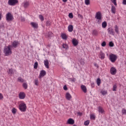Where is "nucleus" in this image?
I'll return each mask as SVG.
<instances>
[{
	"instance_id": "27",
	"label": "nucleus",
	"mask_w": 126,
	"mask_h": 126,
	"mask_svg": "<svg viewBox=\"0 0 126 126\" xmlns=\"http://www.w3.org/2000/svg\"><path fill=\"white\" fill-rule=\"evenodd\" d=\"M93 35H94V36H97V35H98V32L96 30H94L93 31Z\"/></svg>"
},
{
	"instance_id": "25",
	"label": "nucleus",
	"mask_w": 126,
	"mask_h": 126,
	"mask_svg": "<svg viewBox=\"0 0 126 126\" xmlns=\"http://www.w3.org/2000/svg\"><path fill=\"white\" fill-rule=\"evenodd\" d=\"M102 28H106L107 27V22L104 21L102 23Z\"/></svg>"
},
{
	"instance_id": "43",
	"label": "nucleus",
	"mask_w": 126,
	"mask_h": 126,
	"mask_svg": "<svg viewBox=\"0 0 126 126\" xmlns=\"http://www.w3.org/2000/svg\"><path fill=\"white\" fill-rule=\"evenodd\" d=\"M46 26H51V22L47 21L46 22Z\"/></svg>"
},
{
	"instance_id": "5",
	"label": "nucleus",
	"mask_w": 126,
	"mask_h": 126,
	"mask_svg": "<svg viewBox=\"0 0 126 126\" xmlns=\"http://www.w3.org/2000/svg\"><path fill=\"white\" fill-rule=\"evenodd\" d=\"M118 59V56L115 54H112L109 55V59L111 63H115Z\"/></svg>"
},
{
	"instance_id": "3",
	"label": "nucleus",
	"mask_w": 126,
	"mask_h": 126,
	"mask_svg": "<svg viewBox=\"0 0 126 126\" xmlns=\"http://www.w3.org/2000/svg\"><path fill=\"white\" fill-rule=\"evenodd\" d=\"M19 110H20L21 112H26V109L27 108L26 106V104L24 103H22L20 104L19 106Z\"/></svg>"
},
{
	"instance_id": "55",
	"label": "nucleus",
	"mask_w": 126,
	"mask_h": 126,
	"mask_svg": "<svg viewBox=\"0 0 126 126\" xmlns=\"http://www.w3.org/2000/svg\"><path fill=\"white\" fill-rule=\"evenodd\" d=\"M63 2H66L67 1V0H63Z\"/></svg>"
},
{
	"instance_id": "23",
	"label": "nucleus",
	"mask_w": 126,
	"mask_h": 126,
	"mask_svg": "<svg viewBox=\"0 0 126 126\" xmlns=\"http://www.w3.org/2000/svg\"><path fill=\"white\" fill-rule=\"evenodd\" d=\"M33 83L34 84V85H36V86H39V80H38V79H36L33 81Z\"/></svg>"
},
{
	"instance_id": "9",
	"label": "nucleus",
	"mask_w": 126,
	"mask_h": 126,
	"mask_svg": "<svg viewBox=\"0 0 126 126\" xmlns=\"http://www.w3.org/2000/svg\"><path fill=\"white\" fill-rule=\"evenodd\" d=\"M26 97V94L24 92H20L19 94V98L20 99H25Z\"/></svg>"
},
{
	"instance_id": "46",
	"label": "nucleus",
	"mask_w": 126,
	"mask_h": 126,
	"mask_svg": "<svg viewBox=\"0 0 126 126\" xmlns=\"http://www.w3.org/2000/svg\"><path fill=\"white\" fill-rule=\"evenodd\" d=\"M117 85H114L113 87V91H116Z\"/></svg>"
},
{
	"instance_id": "58",
	"label": "nucleus",
	"mask_w": 126,
	"mask_h": 126,
	"mask_svg": "<svg viewBox=\"0 0 126 126\" xmlns=\"http://www.w3.org/2000/svg\"><path fill=\"white\" fill-rule=\"evenodd\" d=\"M125 64H126V62H125Z\"/></svg>"
},
{
	"instance_id": "12",
	"label": "nucleus",
	"mask_w": 126,
	"mask_h": 126,
	"mask_svg": "<svg viewBox=\"0 0 126 126\" xmlns=\"http://www.w3.org/2000/svg\"><path fill=\"white\" fill-rule=\"evenodd\" d=\"M18 45H19V42L18 41H15L12 42L11 46H12V47H13V48H16V47H17V46H18Z\"/></svg>"
},
{
	"instance_id": "52",
	"label": "nucleus",
	"mask_w": 126,
	"mask_h": 126,
	"mask_svg": "<svg viewBox=\"0 0 126 126\" xmlns=\"http://www.w3.org/2000/svg\"><path fill=\"white\" fill-rule=\"evenodd\" d=\"M21 21L23 22L25 21V18L24 17H21Z\"/></svg>"
},
{
	"instance_id": "51",
	"label": "nucleus",
	"mask_w": 126,
	"mask_h": 126,
	"mask_svg": "<svg viewBox=\"0 0 126 126\" xmlns=\"http://www.w3.org/2000/svg\"><path fill=\"white\" fill-rule=\"evenodd\" d=\"M123 4L126 5V0H123Z\"/></svg>"
},
{
	"instance_id": "15",
	"label": "nucleus",
	"mask_w": 126,
	"mask_h": 126,
	"mask_svg": "<svg viewBox=\"0 0 126 126\" xmlns=\"http://www.w3.org/2000/svg\"><path fill=\"white\" fill-rule=\"evenodd\" d=\"M81 88L83 92H84V93H86V92H87V89L86 88V86H85V85H81Z\"/></svg>"
},
{
	"instance_id": "2",
	"label": "nucleus",
	"mask_w": 126,
	"mask_h": 126,
	"mask_svg": "<svg viewBox=\"0 0 126 126\" xmlns=\"http://www.w3.org/2000/svg\"><path fill=\"white\" fill-rule=\"evenodd\" d=\"M95 18L96 19H97L98 24H100V23L101 22V20H102V14H101V12L98 11L96 13Z\"/></svg>"
},
{
	"instance_id": "16",
	"label": "nucleus",
	"mask_w": 126,
	"mask_h": 126,
	"mask_svg": "<svg viewBox=\"0 0 126 126\" xmlns=\"http://www.w3.org/2000/svg\"><path fill=\"white\" fill-rule=\"evenodd\" d=\"M31 25H32V27H33L34 29L38 28V24L34 22L31 23Z\"/></svg>"
},
{
	"instance_id": "50",
	"label": "nucleus",
	"mask_w": 126,
	"mask_h": 126,
	"mask_svg": "<svg viewBox=\"0 0 126 126\" xmlns=\"http://www.w3.org/2000/svg\"><path fill=\"white\" fill-rule=\"evenodd\" d=\"M63 89L66 91L67 90V87H66V85L64 86Z\"/></svg>"
},
{
	"instance_id": "47",
	"label": "nucleus",
	"mask_w": 126,
	"mask_h": 126,
	"mask_svg": "<svg viewBox=\"0 0 126 126\" xmlns=\"http://www.w3.org/2000/svg\"><path fill=\"white\" fill-rule=\"evenodd\" d=\"M70 81H72V82H75V81L76 80V79L75 78H70Z\"/></svg>"
},
{
	"instance_id": "21",
	"label": "nucleus",
	"mask_w": 126,
	"mask_h": 126,
	"mask_svg": "<svg viewBox=\"0 0 126 126\" xmlns=\"http://www.w3.org/2000/svg\"><path fill=\"white\" fill-rule=\"evenodd\" d=\"M61 37L63 40H66L67 39V37L66 36V34H65V33H62L61 34Z\"/></svg>"
},
{
	"instance_id": "39",
	"label": "nucleus",
	"mask_w": 126,
	"mask_h": 126,
	"mask_svg": "<svg viewBox=\"0 0 126 126\" xmlns=\"http://www.w3.org/2000/svg\"><path fill=\"white\" fill-rule=\"evenodd\" d=\"M112 3H114V5H117V0H111Z\"/></svg>"
},
{
	"instance_id": "49",
	"label": "nucleus",
	"mask_w": 126,
	"mask_h": 126,
	"mask_svg": "<svg viewBox=\"0 0 126 126\" xmlns=\"http://www.w3.org/2000/svg\"><path fill=\"white\" fill-rule=\"evenodd\" d=\"M3 99V95L2 94L0 93V100H2Z\"/></svg>"
},
{
	"instance_id": "31",
	"label": "nucleus",
	"mask_w": 126,
	"mask_h": 126,
	"mask_svg": "<svg viewBox=\"0 0 126 126\" xmlns=\"http://www.w3.org/2000/svg\"><path fill=\"white\" fill-rule=\"evenodd\" d=\"M47 35L48 37H51L52 36V35H53V33H52V32H49L47 33H46V34H45L46 36H47Z\"/></svg>"
},
{
	"instance_id": "40",
	"label": "nucleus",
	"mask_w": 126,
	"mask_h": 126,
	"mask_svg": "<svg viewBox=\"0 0 126 126\" xmlns=\"http://www.w3.org/2000/svg\"><path fill=\"white\" fill-rule=\"evenodd\" d=\"M109 47H114V43H113V41L109 42Z\"/></svg>"
},
{
	"instance_id": "6",
	"label": "nucleus",
	"mask_w": 126,
	"mask_h": 126,
	"mask_svg": "<svg viewBox=\"0 0 126 126\" xmlns=\"http://www.w3.org/2000/svg\"><path fill=\"white\" fill-rule=\"evenodd\" d=\"M16 3H18V0H8V1L9 5H15Z\"/></svg>"
},
{
	"instance_id": "1",
	"label": "nucleus",
	"mask_w": 126,
	"mask_h": 126,
	"mask_svg": "<svg viewBox=\"0 0 126 126\" xmlns=\"http://www.w3.org/2000/svg\"><path fill=\"white\" fill-rule=\"evenodd\" d=\"M10 48H12V46L8 45L4 48L3 53L5 56H10L12 54V51H11Z\"/></svg>"
},
{
	"instance_id": "44",
	"label": "nucleus",
	"mask_w": 126,
	"mask_h": 126,
	"mask_svg": "<svg viewBox=\"0 0 126 126\" xmlns=\"http://www.w3.org/2000/svg\"><path fill=\"white\" fill-rule=\"evenodd\" d=\"M68 16L69 18H73V15L72 14V13H69Z\"/></svg>"
},
{
	"instance_id": "29",
	"label": "nucleus",
	"mask_w": 126,
	"mask_h": 126,
	"mask_svg": "<svg viewBox=\"0 0 126 126\" xmlns=\"http://www.w3.org/2000/svg\"><path fill=\"white\" fill-rule=\"evenodd\" d=\"M85 3L86 5H89L90 4V0H85Z\"/></svg>"
},
{
	"instance_id": "57",
	"label": "nucleus",
	"mask_w": 126,
	"mask_h": 126,
	"mask_svg": "<svg viewBox=\"0 0 126 126\" xmlns=\"http://www.w3.org/2000/svg\"><path fill=\"white\" fill-rule=\"evenodd\" d=\"M1 19V14L0 13V20Z\"/></svg>"
},
{
	"instance_id": "4",
	"label": "nucleus",
	"mask_w": 126,
	"mask_h": 126,
	"mask_svg": "<svg viewBox=\"0 0 126 126\" xmlns=\"http://www.w3.org/2000/svg\"><path fill=\"white\" fill-rule=\"evenodd\" d=\"M6 20L7 22H9V21H12V20H13V15H12L10 12H8L6 14Z\"/></svg>"
},
{
	"instance_id": "53",
	"label": "nucleus",
	"mask_w": 126,
	"mask_h": 126,
	"mask_svg": "<svg viewBox=\"0 0 126 126\" xmlns=\"http://www.w3.org/2000/svg\"><path fill=\"white\" fill-rule=\"evenodd\" d=\"M78 17H81V18H82V17H83L82 16V15L81 14H79L78 15Z\"/></svg>"
},
{
	"instance_id": "18",
	"label": "nucleus",
	"mask_w": 126,
	"mask_h": 126,
	"mask_svg": "<svg viewBox=\"0 0 126 126\" xmlns=\"http://www.w3.org/2000/svg\"><path fill=\"white\" fill-rule=\"evenodd\" d=\"M68 31L69 32H72L73 31V26L70 25L68 27Z\"/></svg>"
},
{
	"instance_id": "42",
	"label": "nucleus",
	"mask_w": 126,
	"mask_h": 126,
	"mask_svg": "<svg viewBox=\"0 0 126 126\" xmlns=\"http://www.w3.org/2000/svg\"><path fill=\"white\" fill-rule=\"evenodd\" d=\"M90 118L92 119V120H95V115H91Z\"/></svg>"
},
{
	"instance_id": "7",
	"label": "nucleus",
	"mask_w": 126,
	"mask_h": 126,
	"mask_svg": "<svg viewBox=\"0 0 126 126\" xmlns=\"http://www.w3.org/2000/svg\"><path fill=\"white\" fill-rule=\"evenodd\" d=\"M46 71L44 70H42L40 71V73L39 75V78H42V77H44V76H45V75H46Z\"/></svg>"
},
{
	"instance_id": "41",
	"label": "nucleus",
	"mask_w": 126,
	"mask_h": 126,
	"mask_svg": "<svg viewBox=\"0 0 126 126\" xmlns=\"http://www.w3.org/2000/svg\"><path fill=\"white\" fill-rule=\"evenodd\" d=\"M16 109H15V108H13L12 110V113L13 114H16Z\"/></svg>"
},
{
	"instance_id": "28",
	"label": "nucleus",
	"mask_w": 126,
	"mask_h": 126,
	"mask_svg": "<svg viewBox=\"0 0 126 126\" xmlns=\"http://www.w3.org/2000/svg\"><path fill=\"white\" fill-rule=\"evenodd\" d=\"M115 31L116 33H119V27H118V26L116 25L115 27Z\"/></svg>"
},
{
	"instance_id": "38",
	"label": "nucleus",
	"mask_w": 126,
	"mask_h": 126,
	"mask_svg": "<svg viewBox=\"0 0 126 126\" xmlns=\"http://www.w3.org/2000/svg\"><path fill=\"white\" fill-rule=\"evenodd\" d=\"M39 17L41 21H44V17L43 16V15H40L39 16Z\"/></svg>"
},
{
	"instance_id": "45",
	"label": "nucleus",
	"mask_w": 126,
	"mask_h": 126,
	"mask_svg": "<svg viewBox=\"0 0 126 126\" xmlns=\"http://www.w3.org/2000/svg\"><path fill=\"white\" fill-rule=\"evenodd\" d=\"M63 49H67V45L65 44H63Z\"/></svg>"
},
{
	"instance_id": "20",
	"label": "nucleus",
	"mask_w": 126,
	"mask_h": 126,
	"mask_svg": "<svg viewBox=\"0 0 126 126\" xmlns=\"http://www.w3.org/2000/svg\"><path fill=\"white\" fill-rule=\"evenodd\" d=\"M98 112L100 114H103V113H104V109H103V108H102V107L101 106H99L98 108Z\"/></svg>"
},
{
	"instance_id": "56",
	"label": "nucleus",
	"mask_w": 126,
	"mask_h": 126,
	"mask_svg": "<svg viewBox=\"0 0 126 126\" xmlns=\"http://www.w3.org/2000/svg\"><path fill=\"white\" fill-rule=\"evenodd\" d=\"M94 65H95V66H97L98 67V65H97L96 63H94Z\"/></svg>"
},
{
	"instance_id": "10",
	"label": "nucleus",
	"mask_w": 126,
	"mask_h": 126,
	"mask_svg": "<svg viewBox=\"0 0 126 126\" xmlns=\"http://www.w3.org/2000/svg\"><path fill=\"white\" fill-rule=\"evenodd\" d=\"M110 72L111 74H112L113 75H115V74H116V73H117V69H116V68L114 67H111L110 69Z\"/></svg>"
},
{
	"instance_id": "13",
	"label": "nucleus",
	"mask_w": 126,
	"mask_h": 126,
	"mask_svg": "<svg viewBox=\"0 0 126 126\" xmlns=\"http://www.w3.org/2000/svg\"><path fill=\"white\" fill-rule=\"evenodd\" d=\"M67 124H68V125H74V120L71 118H69L67 121Z\"/></svg>"
},
{
	"instance_id": "37",
	"label": "nucleus",
	"mask_w": 126,
	"mask_h": 126,
	"mask_svg": "<svg viewBox=\"0 0 126 126\" xmlns=\"http://www.w3.org/2000/svg\"><path fill=\"white\" fill-rule=\"evenodd\" d=\"M122 113L124 115H126V110L125 108L122 109Z\"/></svg>"
},
{
	"instance_id": "34",
	"label": "nucleus",
	"mask_w": 126,
	"mask_h": 126,
	"mask_svg": "<svg viewBox=\"0 0 126 126\" xmlns=\"http://www.w3.org/2000/svg\"><path fill=\"white\" fill-rule=\"evenodd\" d=\"M100 93H101L102 95H106L107 92V91H101Z\"/></svg>"
},
{
	"instance_id": "26",
	"label": "nucleus",
	"mask_w": 126,
	"mask_h": 126,
	"mask_svg": "<svg viewBox=\"0 0 126 126\" xmlns=\"http://www.w3.org/2000/svg\"><path fill=\"white\" fill-rule=\"evenodd\" d=\"M96 83L98 86H99L100 84H101V79L100 78H98L97 79Z\"/></svg>"
},
{
	"instance_id": "22",
	"label": "nucleus",
	"mask_w": 126,
	"mask_h": 126,
	"mask_svg": "<svg viewBox=\"0 0 126 126\" xmlns=\"http://www.w3.org/2000/svg\"><path fill=\"white\" fill-rule=\"evenodd\" d=\"M111 11L112 13H114V14L116 13V7H115V6H112Z\"/></svg>"
},
{
	"instance_id": "30",
	"label": "nucleus",
	"mask_w": 126,
	"mask_h": 126,
	"mask_svg": "<svg viewBox=\"0 0 126 126\" xmlns=\"http://www.w3.org/2000/svg\"><path fill=\"white\" fill-rule=\"evenodd\" d=\"M18 81H19V82H24V80L23 79H22V78L19 77L18 78Z\"/></svg>"
},
{
	"instance_id": "33",
	"label": "nucleus",
	"mask_w": 126,
	"mask_h": 126,
	"mask_svg": "<svg viewBox=\"0 0 126 126\" xmlns=\"http://www.w3.org/2000/svg\"><path fill=\"white\" fill-rule=\"evenodd\" d=\"M8 73L10 75L12 74L13 73V70L12 69H9Z\"/></svg>"
},
{
	"instance_id": "8",
	"label": "nucleus",
	"mask_w": 126,
	"mask_h": 126,
	"mask_svg": "<svg viewBox=\"0 0 126 126\" xmlns=\"http://www.w3.org/2000/svg\"><path fill=\"white\" fill-rule=\"evenodd\" d=\"M107 31L110 35H112V36H114V35H115V32L114 31L113 28H109L107 30Z\"/></svg>"
},
{
	"instance_id": "35",
	"label": "nucleus",
	"mask_w": 126,
	"mask_h": 126,
	"mask_svg": "<svg viewBox=\"0 0 126 126\" xmlns=\"http://www.w3.org/2000/svg\"><path fill=\"white\" fill-rule=\"evenodd\" d=\"M90 123V122L89 121V120H87L84 122V125L85 126H89Z\"/></svg>"
},
{
	"instance_id": "14",
	"label": "nucleus",
	"mask_w": 126,
	"mask_h": 126,
	"mask_svg": "<svg viewBox=\"0 0 126 126\" xmlns=\"http://www.w3.org/2000/svg\"><path fill=\"white\" fill-rule=\"evenodd\" d=\"M44 65L46 68H49L50 67L49 66V61L48 60H45L44 61Z\"/></svg>"
},
{
	"instance_id": "59",
	"label": "nucleus",
	"mask_w": 126,
	"mask_h": 126,
	"mask_svg": "<svg viewBox=\"0 0 126 126\" xmlns=\"http://www.w3.org/2000/svg\"><path fill=\"white\" fill-rule=\"evenodd\" d=\"M73 126H76V125H74Z\"/></svg>"
},
{
	"instance_id": "54",
	"label": "nucleus",
	"mask_w": 126,
	"mask_h": 126,
	"mask_svg": "<svg viewBox=\"0 0 126 126\" xmlns=\"http://www.w3.org/2000/svg\"><path fill=\"white\" fill-rule=\"evenodd\" d=\"M78 115H79V116H81L82 115V113L81 112H78Z\"/></svg>"
},
{
	"instance_id": "11",
	"label": "nucleus",
	"mask_w": 126,
	"mask_h": 126,
	"mask_svg": "<svg viewBox=\"0 0 126 126\" xmlns=\"http://www.w3.org/2000/svg\"><path fill=\"white\" fill-rule=\"evenodd\" d=\"M72 43L74 47H76L78 45V40L75 38H73L72 40Z\"/></svg>"
},
{
	"instance_id": "24",
	"label": "nucleus",
	"mask_w": 126,
	"mask_h": 126,
	"mask_svg": "<svg viewBox=\"0 0 126 126\" xmlns=\"http://www.w3.org/2000/svg\"><path fill=\"white\" fill-rule=\"evenodd\" d=\"M29 6V2L28 1L25 2L24 3V7L25 8H27V7Z\"/></svg>"
},
{
	"instance_id": "17",
	"label": "nucleus",
	"mask_w": 126,
	"mask_h": 126,
	"mask_svg": "<svg viewBox=\"0 0 126 126\" xmlns=\"http://www.w3.org/2000/svg\"><path fill=\"white\" fill-rule=\"evenodd\" d=\"M99 59H101V60H104V59H105V54L100 52L99 53Z\"/></svg>"
},
{
	"instance_id": "48",
	"label": "nucleus",
	"mask_w": 126,
	"mask_h": 126,
	"mask_svg": "<svg viewBox=\"0 0 126 126\" xmlns=\"http://www.w3.org/2000/svg\"><path fill=\"white\" fill-rule=\"evenodd\" d=\"M106 44L105 41H103L101 44L102 47H105V46H106Z\"/></svg>"
},
{
	"instance_id": "36",
	"label": "nucleus",
	"mask_w": 126,
	"mask_h": 126,
	"mask_svg": "<svg viewBox=\"0 0 126 126\" xmlns=\"http://www.w3.org/2000/svg\"><path fill=\"white\" fill-rule=\"evenodd\" d=\"M23 87H24V88H25V89H27V87H28V86L27 85V83H24L23 84Z\"/></svg>"
},
{
	"instance_id": "19",
	"label": "nucleus",
	"mask_w": 126,
	"mask_h": 126,
	"mask_svg": "<svg viewBox=\"0 0 126 126\" xmlns=\"http://www.w3.org/2000/svg\"><path fill=\"white\" fill-rule=\"evenodd\" d=\"M66 99H67V100H68V101H69V100L71 99V95H70L69 93H67L66 94Z\"/></svg>"
},
{
	"instance_id": "32",
	"label": "nucleus",
	"mask_w": 126,
	"mask_h": 126,
	"mask_svg": "<svg viewBox=\"0 0 126 126\" xmlns=\"http://www.w3.org/2000/svg\"><path fill=\"white\" fill-rule=\"evenodd\" d=\"M37 68H38V62H36L34 63V68L35 69H37Z\"/></svg>"
}]
</instances>
